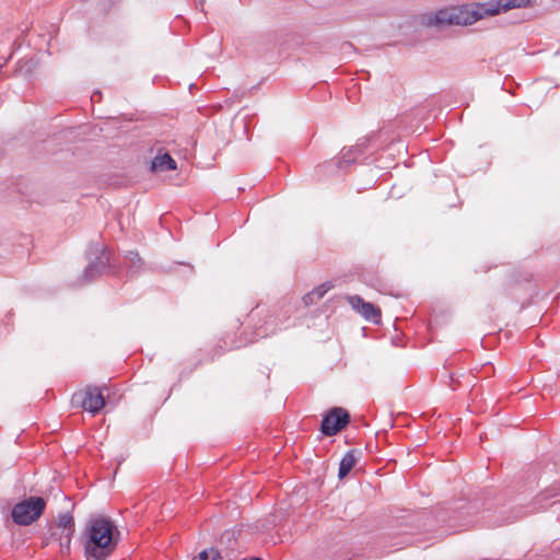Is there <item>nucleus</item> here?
I'll return each mask as SVG.
<instances>
[{
    "instance_id": "nucleus-1",
    "label": "nucleus",
    "mask_w": 560,
    "mask_h": 560,
    "mask_svg": "<svg viewBox=\"0 0 560 560\" xmlns=\"http://www.w3.org/2000/svg\"><path fill=\"white\" fill-rule=\"evenodd\" d=\"M530 4V0H495L476 2L460 7L440 9L421 16V23L427 27L439 31L453 25H471L486 18L508 12L512 9H523Z\"/></svg>"
},
{
    "instance_id": "nucleus-2",
    "label": "nucleus",
    "mask_w": 560,
    "mask_h": 560,
    "mask_svg": "<svg viewBox=\"0 0 560 560\" xmlns=\"http://www.w3.org/2000/svg\"><path fill=\"white\" fill-rule=\"evenodd\" d=\"M86 560H106L120 541V532L112 518L105 515L90 517L81 534Z\"/></svg>"
},
{
    "instance_id": "nucleus-3",
    "label": "nucleus",
    "mask_w": 560,
    "mask_h": 560,
    "mask_svg": "<svg viewBox=\"0 0 560 560\" xmlns=\"http://www.w3.org/2000/svg\"><path fill=\"white\" fill-rule=\"evenodd\" d=\"M88 266L83 270L81 282L90 283L109 271L114 265L110 264V254L102 243H92L86 250Z\"/></svg>"
},
{
    "instance_id": "nucleus-4",
    "label": "nucleus",
    "mask_w": 560,
    "mask_h": 560,
    "mask_svg": "<svg viewBox=\"0 0 560 560\" xmlns=\"http://www.w3.org/2000/svg\"><path fill=\"white\" fill-rule=\"evenodd\" d=\"M46 501L42 497H30L16 503L11 511L13 522L20 526H28L44 513Z\"/></svg>"
},
{
    "instance_id": "nucleus-5",
    "label": "nucleus",
    "mask_w": 560,
    "mask_h": 560,
    "mask_svg": "<svg viewBox=\"0 0 560 560\" xmlns=\"http://www.w3.org/2000/svg\"><path fill=\"white\" fill-rule=\"evenodd\" d=\"M350 422V413L341 407L327 410L322 420L320 432L325 436H332L340 432Z\"/></svg>"
},
{
    "instance_id": "nucleus-6",
    "label": "nucleus",
    "mask_w": 560,
    "mask_h": 560,
    "mask_svg": "<svg viewBox=\"0 0 560 560\" xmlns=\"http://www.w3.org/2000/svg\"><path fill=\"white\" fill-rule=\"evenodd\" d=\"M72 399L92 415L98 413L105 406V398L96 386H88L83 392L74 394Z\"/></svg>"
},
{
    "instance_id": "nucleus-7",
    "label": "nucleus",
    "mask_w": 560,
    "mask_h": 560,
    "mask_svg": "<svg viewBox=\"0 0 560 560\" xmlns=\"http://www.w3.org/2000/svg\"><path fill=\"white\" fill-rule=\"evenodd\" d=\"M347 301L364 319L374 324L381 322V310L374 304L365 302L360 295H349Z\"/></svg>"
},
{
    "instance_id": "nucleus-8",
    "label": "nucleus",
    "mask_w": 560,
    "mask_h": 560,
    "mask_svg": "<svg viewBox=\"0 0 560 560\" xmlns=\"http://www.w3.org/2000/svg\"><path fill=\"white\" fill-rule=\"evenodd\" d=\"M363 148H364V144H355L348 149H346V148L342 149L341 155H340V158H338V160L336 162V166L339 170H343V168L348 167L349 165L353 164L357 161V158L359 155L363 154Z\"/></svg>"
},
{
    "instance_id": "nucleus-9",
    "label": "nucleus",
    "mask_w": 560,
    "mask_h": 560,
    "mask_svg": "<svg viewBox=\"0 0 560 560\" xmlns=\"http://www.w3.org/2000/svg\"><path fill=\"white\" fill-rule=\"evenodd\" d=\"M560 497V491L557 486H552L550 489H546L542 492H540L534 501V508L529 512H536L540 511L542 509H546L551 503H548V500Z\"/></svg>"
},
{
    "instance_id": "nucleus-10",
    "label": "nucleus",
    "mask_w": 560,
    "mask_h": 560,
    "mask_svg": "<svg viewBox=\"0 0 560 560\" xmlns=\"http://www.w3.org/2000/svg\"><path fill=\"white\" fill-rule=\"evenodd\" d=\"M151 170L153 172H165L176 170V161L168 154L155 156L151 162Z\"/></svg>"
},
{
    "instance_id": "nucleus-11",
    "label": "nucleus",
    "mask_w": 560,
    "mask_h": 560,
    "mask_svg": "<svg viewBox=\"0 0 560 560\" xmlns=\"http://www.w3.org/2000/svg\"><path fill=\"white\" fill-rule=\"evenodd\" d=\"M358 462L357 451L349 450L340 460L338 477L339 479H343L348 476V474L352 470Z\"/></svg>"
},
{
    "instance_id": "nucleus-12",
    "label": "nucleus",
    "mask_w": 560,
    "mask_h": 560,
    "mask_svg": "<svg viewBox=\"0 0 560 560\" xmlns=\"http://www.w3.org/2000/svg\"><path fill=\"white\" fill-rule=\"evenodd\" d=\"M143 265V261L137 252H127L125 255L124 266L128 269L129 272L136 273L138 272Z\"/></svg>"
},
{
    "instance_id": "nucleus-13",
    "label": "nucleus",
    "mask_w": 560,
    "mask_h": 560,
    "mask_svg": "<svg viewBox=\"0 0 560 560\" xmlns=\"http://www.w3.org/2000/svg\"><path fill=\"white\" fill-rule=\"evenodd\" d=\"M58 527L62 528L65 534H74V518L70 513H63L58 516Z\"/></svg>"
},
{
    "instance_id": "nucleus-14",
    "label": "nucleus",
    "mask_w": 560,
    "mask_h": 560,
    "mask_svg": "<svg viewBox=\"0 0 560 560\" xmlns=\"http://www.w3.org/2000/svg\"><path fill=\"white\" fill-rule=\"evenodd\" d=\"M439 521L443 523H447L451 527L456 526L457 516L455 515V511L442 510L439 513Z\"/></svg>"
},
{
    "instance_id": "nucleus-15",
    "label": "nucleus",
    "mask_w": 560,
    "mask_h": 560,
    "mask_svg": "<svg viewBox=\"0 0 560 560\" xmlns=\"http://www.w3.org/2000/svg\"><path fill=\"white\" fill-rule=\"evenodd\" d=\"M332 288L334 283L331 281L324 282L315 288L313 292L316 295V300H320Z\"/></svg>"
},
{
    "instance_id": "nucleus-16",
    "label": "nucleus",
    "mask_w": 560,
    "mask_h": 560,
    "mask_svg": "<svg viewBox=\"0 0 560 560\" xmlns=\"http://www.w3.org/2000/svg\"><path fill=\"white\" fill-rule=\"evenodd\" d=\"M525 560H555L552 551L551 552H541V553H533L532 551L525 555Z\"/></svg>"
},
{
    "instance_id": "nucleus-17",
    "label": "nucleus",
    "mask_w": 560,
    "mask_h": 560,
    "mask_svg": "<svg viewBox=\"0 0 560 560\" xmlns=\"http://www.w3.org/2000/svg\"><path fill=\"white\" fill-rule=\"evenodd\" d=\"M526 513L527 512H521V511H517V513L511 512V515H509L506 517H502L500 521H498L495 523V525L501 526V525L512 523L515 520L523 517Z\"/></svg>"
},
{
    "instance_id": "nucleus-18",
    "label": "nucleus",
    "mask_w": 560,
    "mask_h": 560,
    "mask_svg": "<svg viewBox=\"0 0 560 560\" xmlns=\"http://www.w3.org/2000/svg\"><path fill=\"white\" fill-rule=\"evenodd\" d=\"M72 536L73 534H65L62 533L59 537V540H60V548H61V551L62 552H69L70 551V545H71V540H72Z\"/></svg>"
},
{
    "instance_id": "nucleus-19",
    "label": "nucleus",
    "mask_w": 560,
    "mask_h": 560,
    "mask_svg": "<svg viewBox=\"0 0 560 560\" xmlns=\"http://www.w3.org/2000/svg\"><path fill=\"white\" fill-rule=\"evenodd\" d=\"M303 301H304V303H305L306 305H308V304H313V303H315L317 300H316V295H315V294H314V292L312 291V292H310V293H307V294H305V295L303 296Z\"/></svg>"
},
{
    "instance_id": "nucleus-20",
    "label": "nucleus",
    "mask_w": 560,
    "mask_h": 560,
    "mask_svg": "<svg viewBox=\"0 0 560 560\" xmlns=\"http://www.w3.org/2000/svg\"><path fill=\"white\" fill-rule=\"evenodd\" d=\"M208 553H209L210 560H222V557H221L219 550H217L215 548H209Z\"/></svg>"
},
{
    "instance_id": "nucleus-21",
    "label": "nucleus",
    "mask_w": 560,
    "mask_h": 560,
    "mask_svg": "<svg viewBox=\"0 0 560 560\" xmlns=\"http://www.w3.org/2000/svg\"><path fill=\"white\" fill-rule=\"evenodd\" d=\"M194 560H210L208 549L202 550Z\"/></svg>"
},
{
    "instance_id": "nucleus-22",
    "label": "nucleus",
    "mask_w": 560,
    "mask_h": 560,
    "mask_svg": "<svg viewBox=\"0 0 560 560\" xmlns=\"http://www.w3.org/2000/svg\"><path fill=\"white\" fill-rule=\"evenodd\" d=\"M552 555H553L555 560H560V547L553 548Z\"/></svg>"
},
{
    "instance_id": "nucleus-23",
    "label": "nucleus",
    "mask_w": 560,
    "mask_h": 560,
    "mask_svg": "<svg viewBox=\"0 0 560 560\" xmlns=\"http://www.w3.org/2000/svg\"><path fill=\"white\" fill-rule=\"evenodd\" d=\"M197 8H200L201 11L203 10V0L199 1V4L197 5Z\"/></svg>"
},
{
    "instance_id": "nucleus-24",
    "label": "nucleus",
    "mask_w": 560,
    "mask_h": 560,
    "mask_svg": "<svg viewBox=\"0 0 560 560\" xmlns=\"http://www.w3.org/2000/svg\"><path fill=\"white\" fill-rule=\"evenodd\" d=\"M242 560H262L261 558H258V557H253V558H244Z\"/></svg>"
}]
</instances>
